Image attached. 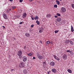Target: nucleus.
I'll return each mask as SVG.
<instances>
[{"mask_svg": "<svg viewBox=\"0 0 74 74\" xmlns=\"http://www.w3.org/2000/svg\"><path fill=\"white\" fill-rule=\"evenodd\" d=\"M55 18H58V16H55Z\"/></svg>", "mask_w": 74, "mask_h": 74, "instance_id": "obj_45", "label": "nucleus"}, {"mask_svg": "<svg viewBox=\"0 0 74 74\" xmlns=\"http://www.w3.org/2000/svg\"><path fill=\"white\" fill-rule=\"evenodd\" d=\"M49 73H50V72H47V73H48V74H49Z\"/></svg>", "mask_w": 74, "mask_h": 74, "instance_id": "obj_48", "label": "nucleus"}, {"mask_svg": "<svg viewBox=\"0 0 74 74\" xmlns=\"http://www.w3.org/2000/svg\"><path fill=\"white\" fill-rule=\"evenodd\" d=\"M46 42L47 44H49L50 43V42L49 41H47Z\"/></svg>", "mask_w": 74, "mask_h": 74, "instance_id": "obj_23", "label": "nucleus"}, {"mask_svg": "<svg viewBox=\"0 0 74 74\" xmlns=\"http://www.w3.org/2000/svg\"><path fill=\"white\" fill-rule=\"evenodd\" d=\"M35 20H37V19H38V16H36L34 18Z\"/></svg>", "mask_w": 74, "mask_h": 74, "instance_id": "obj_19", "label": "nucleus"}, {"mask_svg": "<svg viewBox=\"0 0 74 74\" xmlns=\"http://www.w3.org/2000/svg\"><path fill=\"white\" fill-rule=\"evenodd\" d=\"M22 23H23L22 22H21L19 23V24L20 25H21Z\"/></svg>", "mask_w": 74, "mask_h": 74, "instance_id": "obj_39", "label": "nucleus"}, {"mask_svg": "<svg viewBox=\"0 0 74 74\" xmlns=\"http://www.w3.org/2000/svg\"><path fill=\"white\" fill-rule=\"evenodd\" d=\"M43 30L44 28L42 27H41L39 29V33H42Z\"/></svg>", "mask_w": 74, "mask_h": 74, "instance_id": "obj_7", "label": "nucleus"}, {"mask_svg": "<svg viewBox=\"0 0 74 74\" xmlns=\"http://www.w3.org/2000/svg\"><path fill=\"white\" fill-rule=\"evenodd\" d=\"M51 71L53 73H56L57 72V70L55 68H53L51 70Z\"/></svg>", "mask_w": 74, "mask_h": 74, "instance_id": "obj_8", "label": "nucleus"}, {"mask_svg": "<svg viewBox=\"0 0 74 74\" xmlns=\"http://www.w3.org/2000/svg\"><path fill=\"white\" fill-rule=\"evenodd\" d=\"M9 1H13V0H9Z\"/></svg>", "mask_w": 74, "mask_h": 74, "instance_id": "obj_47", "label": "nucleus"}, {"mask_svg": "<svg viewBox=\"0 0 74 74\" xmlns=\"http://www.w3.org/2000/svg\"><path fill=\"white\" fill-rule=\"evenodd\" d=\"M71 7L73 8L74 9V4H71Z\"/></svg>", "mask_w": 74, "mask_h": 74, "instance_id": "obj_27", "label": "nucleus"}, {"mask_svg": "<svg viewBox=\"0 0 74 74\" xmlns=\"http://www.w3.org/2000/svg\"><path fill=\"white\" fill-rule=\"evenodd\" d=\"M3 16L5 19H7V18H8L7 15V14L5 13H3Z\"/></svg>", "mask_w": 74, "mask_h": 74, "instance_id": "obj_2", "label": "nucleus"}, {"mask_svg": "<svg viewBox=\"0 0 74 74\" xmlns=\"http://www.w3.org/2000/svg\"><path fill=\"white\" fill-rule=\"evenodd\" d=\"M54 58H55V59H56V58H57V56L55 55H54Z\"/></svg>", "mask_w": 74, "mask_h": 74, "instance_id": "obj_33", "label": "nucleus"}, {"mask_svg": "<svg viewBox=\"0 0 74 74\" xmlns=\"http://www.w3.org/2000/svg\"><path fill=\"white\" fill-rule=\"evenodd\" d=\"M21 57H20V59H21Z\"/></svg>", "mask_w": 74, "mask_h": 74, "instance_id": "obj_52", "label": "nucleus"}, {"mask_svg": "<svg viewBox=\"0 0 74 74\" xmlns=\"http://www.w3.org/2000/svg\"><path fill=\"white\" fill-rule=\"evenodd\" d=\"M50 64L51 66H54L55 65V63L53 61L51 62Z\"/></svg>", "mask_w": 74, "mask_h": 74, "instance_id": "obj_11", "label": "nucleus"}, {"mask_svg": "<svg viewBox=\"0 0 74 74\" xmlns=\"http://www.w3.org/2000/svg\"><path fill=\"white\" fill-rule=\"evenodd\" d=\"M73 3H74V1H73Z\"/></svg>", "mask_w": 74, "mask_h": 74, "instance_id": "obj_53", "label": "nucleus"}, {"mask_svg": "<svg viewBox=\"0 0 74 74\" xmlns=\"http://www.w3.org/2000/svg\"><path fill=\"white\" fill-rule=\"evenodd\" d=\"M25 66V63H24V62H23L20 63L19 64V67H20L21 68L24 67Z\"/></svg>", "mask_w": 74, "mask_h": 74, "instance_id": "obj_1", "label": "nucleus"}, {"mask_svg": "<svg viewBox=\"0 0 74 74\" xmlns=\"http://www.w3.org/2000/svg\"><path fill=\"white\" fill-rule=\"evenodd\" d=\"M70 52L71 55H73V52L72 51H71Z\"/></svg>", "mask_w": 74, "mask_h": 74, "instance_id": "obj_25", "label": "nucleus"}, {"mask_svg": "<svg viewBox=\"0 0 74 74\" xmlns=\"http://www.w3.org/2000/svg\"><path fill=\"white\" fill-rule=\"evenodd\" d=\"M19 1L21 2V3H22V2L23 1V0H20Z\"/></svg>", "mask_w": 74, "mask_h": 74, "instance_id": "obj_36", "label": "nucleus"}, {"mask_svg": "<svg viewBox=\"0 0 74 74\" xmlns=\"http://www.w3.org/2000/svg\"><path fill=\"white\" fill-rule=\"evenodd\" d=\"M29 1H30V2L32 1H33V0H29Z\"/></svg>", "mask_w": 74, "mask_h": 74, "instance_id": "obj_44", "label": "nucleus"}, {"mask_svg": "<svg viewBox=\"0 0 74 74\" xmlns=\"http://www.w3.org/2000/svg\"><path fill=\"white\" fill-rule=\"evenodd\" d=\"M54 7L55 8H57V7H58V6L56 5H54Z\"/></svg>", "mask_w": 74, "mask_h": 74, "instance_id": "obj_30", "label": "nucleus"}, {"mask_svg": "<svg viewBox=\"0 0 74 74\" xmlns=\"http://www.w3.org/2000/svg\"><path fill=\"white\" fill-rule=\"evenodd\" d=\"M33 58V59H35V57H34Z\"/></svg>", "mask_w": 74, "mask_h": 74, "instance_id": "obj_49", "label": "nucleus"}, {"mask_svg": "<svg viewBox=\"0 0 74 74\" xmlns=\"http://www.w3.org/2000/svg\"><path fill=\"white\" fill-rule=\"evenodd\" d=\"M63 60H67V55L66 54H64L63 56Z\"/></svg>", "mask_w": 74, "mask_h": 74, "instance_id": "obj_6", "label": "nucleus"}, {"mask_svg": "<svg viewBox=\"0 0 74 74\" xmlns=\"http://www.w3.org/2000/svg\"><path fill=\"white\" fill-rule=\"evenodd\" d=\"M61 10H62V11L63 12H65L66 11V8L64 7H62L61 8Z\"/></svg>", "mask_w": 74, "mask_h": 74, "instance_id": "obj_9", "label": "nucleus"}, {"mask_svg": "<svg viewBox=\"0 0 74 74\" xmlns=\"http://www.w3.org/2000/svg\"><path fill=\"white\" fill-rule=\"evenodd\" d=\"M25 35L26 37H29V36H30V34L28 33H26L25 34Z\"/></svg>", "mask_w": 74, "mask_h": 74, "instance_id": "obj_14", "label": "nucleus"}, {"mask_svg": "<svg viewBox=\"0 0 74 74\" xmlns=\"http://www.w3.org/2000/svg\"><path fill=\"white\" fill-rule=\"evenodd\" d=\"M22 55V51H18L17 53V55L19 56H21Z\"/></svg>", "mask_w": 74, "mask_h": 74, "instance_id": "obj_4", "label": "nucleus"}, {"mask_svg": "<svg viewBox=\"0 0 74 74\" xmlns=\"http://www.w3.org/2000/svg\"><path fill=\"white\" fill-rule=\"evenodd\" d=\"M66 52H70V51L69 50H68L66 51Z\"/></svg>", "mask_w": 74, "mask_h": 74, "instance_id": "obj_34", "label": "nucleus"}, {"mask_svg": "<svg viewBox=\"0 0 74 74\" xmlns=\"http://www.w3.org/2000/svg\"><path fill=\"white\" fill-rule=\"evenodd\" d=\"M70 43L71 44V45H73L74 44H73V42L72 41H70Z\"/></svg>", "mask_w": 74, "mask_h": 74, "instance_id": "obj_26", "label": "nucleus"}, {"mask_svg": "<svg viewBox=\"0 0 74 74\" xmlns=\"http://www.w3.org/2000/svg\"><path fill=\"white\" fill-rule=\"evenodd\" d=\"M61 20H62L61 18L59 17L57 18L56 21V22L57 23V22H60V21H61Z\"/></svg>", "mask_w": 74, "mask_h": 74, "instance_id": "obj_10", "label": "nucleus"}, {"mask_svg": "<svg viewBox=\"0 0 74 74\" xmlns=\"http://www.w3.org/2000/svg\"><path fill=\"white\" fill-rule=\"evenodd\" d=\"M2 27H3V29H5V27L4 26H3Z\"/></svg>", "mask_w": 74, "mask_h": 74, "instance_id": "obj_43", "label": "nucleus"}, {"mask_svg": "<svg viewBox=\"0 0 74 74\" xmlns=\"http://www.w3.org/2000/svg\"><path fill=\"white\" fill-rule=\"evenodd\" d=\"M31 27H34V25H32L31 26Z\"/></svg>", "mask_w": 74, "mask_h": 74, "instance_id": "obj_37", "label": "nucleus"}, {"mask_svg": "<svg viewBox=\"0 0 74 74\" xmlns=\"http://www.w3.org/2000/svg\"><path fill=\"white\" fill-rule=\"evenodd\" d=\"M36 23H37L38 25H40V22L38 21H36Z\"/></svg>", "mask_w": 74, "mask_h": 74, "instance_id": "obj_22", "label": "nucleus"}, {"mask_svg": "<svg viewBox=\"0 0 74 74\" xmlns=\"http://www.w3.org/2000/svg\"><path fill=\"white\" fill-rule=\"evenodd\" d=\"M58 32H59V31L56 30L54 31V32H55V33H58Z\"/></svg>", "mask_w": 74, "mask_h": 74, "instance_id": "obj_29", "label": "nucleus"}, {"mask_svg": "<svg viewBox=\"0 0 74 74\" xmlns=\"http://www.w3.org/2000/svg\"><path fill=\"white\" fill-rule=\"evenodd\" d=\"M43 67H45V66H46V62H44L43 63Z\"/></svg>", "mask_w": 74, "mask_h": 74, "instance_id": "obj_20", "label": "nucleus"}, {"mask_svg": "<svg viewBox=\"0 0 74 74\" xmlns=\"http://www.w3.org/2000/svg\"><path fill=\"white\" fill-rule=\"evenodd\" d=\"M12 8H13V9H15V7H12Z\"/></svg>", "mask_w": 74, "mask_h": 74, "instance_id": "obj_41", "label": "nucleus"}, {"mask_svg": "<svg viewBox=\"0 0 74 74\" xmlns=\"http://www.w3.org/2000/svg\"><path fill=\"white\" fill-rule=\"evenodd\" d=\"M67 71L69 73H72V71H71V70L70 69H68L67 70Z\"/></svg>", "mask_w": 74, "mask_h": 74, "instance_id": "obj_18", "label": "nucleus"}, {"mask_svg": "<svg viewBox=\"0 0 74 74\" xmlns=\"http://www.w3.org/2000/svg\"><path fill=\"white\" fill-rule=\"evenodd\" d=\"M26 46H25L24 47V48L25 49H26Z\"/></svg>", "mask_w": 74, "mask_h": 74, "instance_id": "obj_38", "label": "nucleus"}, {"mask_svg": "<svg viewBox=\"0 0 74 74\" xmlns=\"http://www.w3.org/2000/svg\"><path fill=\"white\" fill-rule=\"evenodd\" d=\"M9 11H11V9H9Z\"/></svg>", "mask_w": 74, "mask_h": 74, "instance_id": "obj_50", "label": "nucleus"}, {"mask_svg": "<svg viewBox=\"0 0 74 74\" xmlns=\"http://www.w3.org/2000/svg\"><path fill=\"white\" fill-rule=\"evenodd\" d=\"M56 60H60V59H59V58L57 57V58H56Z\"/></svg>", "mask_w": 74, "mask_h": 74, "instance_id": "obj_28", "label": "nucleus"}, {"mask_svg": "<svg viewBox=\"0 0 74 74\" xmlns=\"http://www.w3.org/2000/svg\"><path fill=\"white\" fill-rule=\"evenodd\" d=\"M71 32H74V28H73V25H71Z\"/></svg>", "mask_w": 74, "mask_h": 74, "instance_id": "obj_16", "label": "nucleus"}, {"mask_svg": "<svg viewBox=\"0 0 74 74\" xmlns=\"http://www.w3.org/2000/svg\"><path fill=\"white\" fill-rule=\"evenodd\" d=\"M69 42L70 40H67L65 41V43H66V44H69Z\"/></svg>", "mask_w": 74, "mask_h": 74, "instance_id": "obj_15", "label": "nucleus"}, {"mask_svg": "<svg viewBox=\"0 0 74 74\" xmlns=\"http://www.w3.org/2000/svg\"><path fill=\"white\" fill-rule=\"evenodd\" d=\"M22 59L23 62H25L27 61V58L26 57L24 56L23 57Z\"/></svg>", "mask_w": 74, "mask_h": 74, "instance_id": "obj_5", "label": "nucleus"}, {"mask_svg": "<svg viewBox=\"0 0 74 74\" xmlns=\"http://www.w3.org/2000/svg\"><path fill=\"white\" fill-rule=\"evenodd\" d=\"M73 1H74V0H73Z\"/></svg>", "mask_w": 74, "mask_h": 74, "instance_id": "obj_54", "label": "nucleus"}, {"mask_svg": "<svg viewBox=\"0 0 74 74\" xmlns=\"http://www.w3.org/2000/svg\"><path fill=\"white\" fill-rule=\"evenodd\" d=\"M57 16H60V14L59 13H57Z\"/></svg>", "mask_w": 74, "mask_h": 74, "instance_id": "obj_32", "label": "nucleus"}, {"mask_svg": "<svg viewBox=\"0 0 74 74\" xmlns=\"http://www.w3.org/2000/svg\"><path fill=\"white\" fill-rule=\"evenodd\" d=\"M33 55V53H29L28 54V56H32Z\"/></svg>", "mask_w": 74, "mask_h": 74, "instance_id": "obj_24", "label": "nucleus"}, {"mask_svg": "<svg viewBox=\"0 0 74 74\" xmlns=\"http://www.w3.org/2000/svg\"><path fill=\"white\" fill-rule=\"evenodd\" d=\"M26 13H23V17L24 18H26Z\"/></svg>", "mask_w": 74, "mask_h": 74, "instance_id": "obj_12", "label": "nucleus"}, {"mask_svg": "<svg viewBox=\"0 0 74 74\" xmlns=\"http://www.w3.org/2000/svg\"><path fill=\"white\" fill-rule=\"evenodd\" d=\"M56 2L57 3L58 5H59V4H60V2L59 1L56 0Z\"/></svg>", "mask_w": 74, "mask_h": 74, "instance_id": "obj_21", "label": "nucleus"}, {"mask_svg": "<svg viewBox=\"0 0 74 74\" xmlns=\"http://www.w3.org/2000/svg\"><path fill=\"white\" fill-rule=\"evenodd\" d=\"M23 73L24 74H27V70L26 69L23 70Z\"/></svg>", "mask_w": 74, "mask_h": 74, "instance_id": "obj_13", "label": "nucleus"}, {"mask_svg": "<svg viewBox=\"0 0 74 74\" xmlns=\"http://www.w3.org/2000/svg\"><path fill=\"white\" fill-rule=\"evenodd\" d=\"M31 18H32V20H34V18H33V17H32V16H31Z\"/></svg>", "mask_w": 74, "mask_h": 74, "instance_id": "obj_42", "label": "nucleus"}, {"mask_svg": "<svg viewBox=\"0 0 74 74\" xmlns=\"http://www.w3.org/2000/svg\"><path fill=\"white\" fill-rule=\"evenodd\" d=\"M50 43H51V44H53V42L52 41H51V42H50Z\"/></svg>", "mask_w": 74, "mask_h": 74, "instance_id": "obj_35", "label": "nucleus"}, {"mask_svg": "<svg viewBox=\"0 0 74 74\" xmlns=\"http://www.w3.org/2000/svg\"><path fill=\"white\" fill-rule=\"evenodd\" d=\"M51 16L50 14H47L46 16V17H47V18H50V17H51Z\"/></svg>", "mask_w": 74, "mask_h": 74, "instance_id": "obj_17", "label": "nucleus"}, {"mask_svg": "<svg viewBox=\"0 0 74 74\" xmlns=\"http://www.w3.org/2000/svg\"><path fill=\"white\" fill-rule=\"evenodd\" d=\"M14 70H14V69H12L11 70V71H14Z\"/></svg>", "mask_w": 74, "mask_h": 74, "instance_id": "obj_40", "label": "nucleus"}, {"mask_svg": "<svg viewBox=\"0 0 74 74\" xmlns=\"http://www.w3.org/2000/svg\"><path fill=\"white\" fill-rule=\"evenodd\" d=\"M37 58H38V59H42L43 57L42 56H41L39 54L37 53Z\"/></svg>", "mask_w": 74, "mask_h": 74, "instance_id": "obj_3", "label": "nucleus"}, {"mask_svg": "<svg viewBox=\"0 0 74 74\" xmlns=\"http://www.w3.org/2000/svg\"><path fill=\"white\" fill-rule=\"evenodd\" d=\"M62 0H60V1H62Z\"/></svg>", "mask_w": 74, "mask_h": 74, "instance_id": "obj_51", "label": "nucleus"}, {"mask_svg": "<svg viewBox=\"0 0 74 74\" xmlns=\"http://www.w3.org/2000/svg\"><path fill=\"white\" fill-rule=\"evenodd\" d=\"M40 42V44H43L42 43V41H41V40H40L39 41Z\"/></svg>", "mask_w": 74, "mask_h": 74, "instance_id": "obj_31", "label": "nucleus"}, {"mask_svg": "<svg viewBox=\"0 0 74 74\" xmlns=\"http://www.w3.org/2000/svg\"><path fill=\"white\" fill-rule=\"evenodd\" d=\"M7 12H8V13L9 12V10H7Z\"/></svg>", "mask_w": 74, "mask_h": 74, "instance_id": "obj_46", "label": "nucleus"}]
</instances>
